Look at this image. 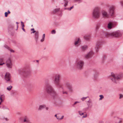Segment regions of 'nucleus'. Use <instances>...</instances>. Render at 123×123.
<instances>
[{"label":"nucleus","mask_w":123,"mask_h":123,"mask_svg":"<svg viewBox=\"0 0 123 123\" xmlns=\"http://www.w3.org/2000/svg\"><path fill=\"white\" fill-rule=\"evenodd\" d=\"M119 98L120 99H121L123 98V95L122 94H120L119 95Z\"/></svg>","instance_id":"nucleus-34"},{"label":"nucleus","mask_w":123,"mask_h":123,"mask_svg":"<svg viewBox=\"0 0 123 123\" xmlns=\"http://www.w3.org/2000/svg\"><path fill=\"white\" fill-rule=\"evenodd\" d=\"M62 93H63V94H68V92H65L64 91H62Z\"/></svg>","instance_id":"nucleus-45"},{"label":"nucleus","mask_w":123,"mask_h":123,"mask_svg":"<svg viewBox=\"0 0 123 123\" xmlns=\"http://www.w3.org/2000/svg\"><path fill=\"white\" fill-rule=\"evenodd\" d=\"M62 76L60 74H56L55 76L54 79V80L56 86L58 87H61L62 85L60 84V82L61 78Z\"/></svg>","instance_id":"nucleus-4"},{"label":"nucleus","mask_w":123,"mask_h":123,"mask_svg":"<svg viewBox=\"0 0 123 123\" xmlns=\"http://www.w3.org/2000/svg\"><path fill=\"white\" fill-rule=\"evenodd\" d=\"M106 33H109L107 32H105L104 31H102L100 32V37H108V35H106Z\"/></svg>","instance_id":"nucleus-16"},{"label":"nucleus","mask_w":123,"mask_h":123,"mask_svg":"<svg viewBox=\"0 0 123 123\" xmlns=\"http://www.w3.org/2000/svg\"><path fill=\"white\" fill-rule=\"evenodd\" d=\"M115 118V120L116 121L115 123H121L122 121L121 119L120 118L117 117H114Z\"/></svg>","instance_id":"nucleus-20"},{"label":"nucleus","mask_w":123,"mask_h":123,"mask_svg":"<svg viewBox=\"0 0 123 123\" xmlns=\"http://www.w3.org/2000/svg\"><path fill=\"white\" fill-rule=\"evenodd\" d=\"M88 48V46L87 45H84L80 47V50L82 52H84Z\"/></svg>","instance_id":"nucleus-15"},{"label":"nucleus","mask_w":123,"mask_h":123,"mask_svg":"<svg viewBox=\"0 0 123 123\" xmlns=\"http://www.w3.org/2000/svg\"><path fill=\"white\" fill-rule=\"evenodd\" d=\"M87 97H83L81 98V99L83 101H84L86 99Z\"/></svg>","instance_id":"nucleus-41"},{"label":"nucleus","mask_w":123,"mask_h":123,"mask_svg":"<svg viewBox=\"0 0 123 123\" xmlns=\"http://www.w3.org/2000/svg\"><path fill=\"white\" fill-rule=\"evenodd\" d=\"M99 123H104V122L103 121H101L99 122Z\"/></svg>","instance_id":"nucleus-55"},{"label":"nucleus","mask_w":123,"mask_h":123,"mask_svg":"<svg viewBox=\"0 0 123 123\" xmlns=\"http://www.w3.org/2000/svg\"><path fill=\"white\" fill-rule=\"evenodd\" d=\"M21 24L22 26V27H24L25 26L24 25V23L22 21H21Z\"/></svg>","instance_id":"nucleus-35"},{"label":"nucleus","mask_w":123,"mask_h":123,"mask_svg":"<svg viewBox=\"0 0 123 123\" xmlns=\"http://www.w3.org/2000/svg\"><path fill=\"white\" fill-rule=\"evenodd\" d=\"M12 87V86H8L7 88V89L9 91H10Z\"/></svg>","instance_id":"nucleus-32"},{"label":"nucleus","mask_w":123,"mask_h":123,"mask_svg":"<svg viewBox=\"0 0 123 123\" xmlns=\"http://www.w3.org/2000/svg\"><path fill=\"white\" fill-rule=\"evenodd\" d=\"M5 64V63L3 62V63H0V65H2L3 64Z\"/></svg>","instance_id":"nucleus-49"},{"label":"nucleus","mask_w":123,"mask_h":123,"mask_svg":"<svg viewBox=\"0 0 123 123\" xmlns=\"http://www.w3.org/2000/svg\"><path fill=\"white\" fill-rule=\"evenodd\" d=\"M8 14V13L7 12H5V16L6 17H7Z\"/></svg>","instance_id":"nucleus-42"},{"label":"nucleus","mask_w":123,"mask_h":123,"mask_svg":"<svg viewBox=\"0 0 123 123\" xmlns=\"http://www.w3.org/2000/svg\"><path fill=\"white\" fill-rule=\"evenodd\" d=\"M4 78L6 83L10 84L12 82L11 80V76L9 73H6L5 75Z\"/></svg>","instance_id":"nucleus-7"},{"label":"nucleus","mask_w":123,"mask_h":123,"mask_svg":"<svg viewBox=\"0 0 123 123\" xmlns=\"http://www.w3.org/2000/svg\"><path fill=\"white\" fill-rule=\"evenodd\" d=\"M10 51L12 52H14V51L13 50H11Z\"/></svg>","instance_id":"nucleus-54"},{"label":"nucleus","mask_w":123,"mask_h":123,"mask_svg":"<svg viewBox=\"0 0 123 123\" xmlns=\"http://www.w3.org/2000/svg\"><path fill=\"white\" fill-rule=\"evenodd\" d=\"M98 74L97 73H95L94 74L93 76V79L95 80H96L98 78Z\"/></svg>","instance_id":"nucleus-27"},{"label":"nucleus","mask_w":123,"mask_h":123,"mask_svg":"<svg viewBox=\"0 0 123 123\" xmlns=\"http://www.w3.org/2000/svg\"><path fill=\"white\" fill-rule=\"evenodd\" d=\"M4 60V59L3 58H0V63H1L2 62H3Z\"/></svg>","instance_id":"nucleus-37"},{"label":"nucleus","mask_w":123,"mask_h":123,"mask_svg":"<svg viewBox=\"0 0 123 123\" xmlns=\"http://www.w3.org/2000/svg\"><path fill=\"white\" fill-rule=\"evenodd\" d=\"M90 38V35H86L84 37V38L86 40H88Z\"/></svg>","instance_id":"nucleus-25"},{"label":"nucleus","mask_w":123,"mask_h":123,"mask_svg":"<svg viewBox=\"0 0 123 123\" xmlns=\"http://www.w3.org/2000/svg\"><path fill=\"white\" fill-rule=\"evenodd\" d=\"M105 34L106 35L108 36V37H118L121 36L122 35L121 33L119 31L106 33Z\"/></svg>","instance_id":"nucleus-3"},{"label":"nucleus","mask_w":123,"mask_h":123,"mask_svg":"<svg viewBox=\"0 0 123 123\" xmlns=\"http://www.w3.org/2000/svg\"><path fill=\"white\" fill-rule=\"evenodd\" d=\"M99 96L100 97V98H99V100H101L102 98H104V96L102 95H99Z\"/></svg>","instance_id":"nucleus-33"},{"label":"nucleus","mask_w":123,"mask_h":123,"mask_svg":"<svg viewBox=\"0 0 123 123\" xmlns=\"http://www.w3.org/2000/svg\"><path fill=\"white\" fill-rule=\"evenodd\" d=\"M100 9L98 7H96L94 9L92 13V17L94 19H98L100 16Z\"/></svg>","instance_id":"nucleus-2"},{"label":"nucleus","mask_w":123,"mask_h":123,"mask_svg":"<svg viewBox=\"0 0 123 123\" xmlns=\"http://www.w3.org/2000/svg\"><path fill=\"white\" fill-rule=\"evenodd\" d=\"M91 103V101H90V100H89L88 101H87V105H88V107L86 108H85L84 109V110L86 111V110H88L89 108V107H90V104Z\"/></svg>","instance_id":"nucleus-23"},{"label":"nucleus","mask_w":123,"mask_h":123,"mask_svg":"<svg viewBox=\"0 0 123 123\" xmlns=\"http://www.w3.org/2000/svg\"><path fill=\"white\" fill-rule=\"evenodd\" d=\"M120 4L123 7V1H121L120 2Z\"/></svg>","instance_id":"nucleus-44"},{"label":"nucleus","mask_w":123,"mask_h":123,"mask_svg":"<svg viewBox=\"0 0 123 123\" xmlns=\"http://www.w3.org/2000/svg\"><path fill=\"white\" fill-rule=\"evenodd\" d=\"M81 0H74V2H79V3L81 1Z\"/></svg>","instance_id":"nucleus-43"},{"label":"nucleus","mask_w":123,"mask_h":123,"mask_svg":"<svg viewBox=\"0 0 123 123\" xmlns=\"http://www.w3.org/2000/svg\"><path fill=\"white\" fill-rule=\"evenodd\" d=\"M64 1L65 2L64 6L66 7L68 4V1L67 0H64Z\"/></svg>","instance_id":"nucleus-29"},{"label":"nucleus","mask_w":123,"mask_h":123,"mask_svg":"<svg viewBox=\"0 0 123 123\" xmlns=\"http://www.w3.org/2000/svg\"><path fill=\"white\" fill-rule=\"evenodd\" d=\"M3 108L5 112H7L9 111V109L6 106H3Z\"/></svg>","instance_id":"nucleus-24"},{"label":"nucleus","mask_w":123,"mask_h":123,"mask_svg":"<svg viewBox=\"0 0 123 123\" xmlns=\"http://www.w3.org/2000/svg\"><path fill=\"white\" fill-rule=\"evenodd\" d=\"M74 7V6H72V7H71L70 8V9H69V10H71L73 8V7Z\"/></svg>","instance_id":"nucleus-51"},{"label":"nucleus","mask_w":123,"mask_h":123,"mask_svg":"<svg viewBox=\"0 0 123 123\" xmlns=\"http://www.w3.org/2000/svg\"><path fill=\"white\" fill-rule=\"evenodd\" d=\"M16 24H18V22H16Z\"/></svg>","instance_id":"nucleus-63"},{"label":"nucleus","mask_w":123,"mask_h":123,"mask_svg":"<svg viewBox=\"0 0 123 123\" xmlns=\"http://www.w3.org/2000/svg\"><path fill=\"white\" fill-rule=\"evenodd\" d=\"M17 28H18V25H17Z\"/></svg>","instance_id":"nucleus-62"},{"label":"nucleus","mask_w":123,"mask_h":123,"mask_svg":"<svg viewBox=\"0 0 123 123\" xmlns=\"http://www.w3.org/2000/svg\"><path fill=\"white\" fill-rule=\"evenodd\" d=\"M56 32V31L55 30H53L51 31V33L52 34H55Z\"/></svg>","instance_id":"nucleus-38"},{"label":"nucleus","mask_w":123,"mask_h":123,"mask_svg":"<svg viewBox=\"0 0 123 123\" xmlns=\"http://www.w3.org/2000/svg\"><path fill=\"white\" fill-rule=\"evenodd\" d=\"M22 29L24 32L25 31V30L24 27H22Z\"/></svg>","instance_id":"nucleus-50"},{"label":"nucleus","mask_w":123,"mask_h":123,"mask_svg":"<svg viewBox=\"0 0 123 123\" xmlns=\"http://www.w3.org/2000/svg\"><path fill=\"white\" fill-rule=\"evenodd\" d=\"M8 14H10V12L9 10L8 11Z\"/></svg>","instance_id":"nucleus-59"},{"label":"nucleus","mask_w":123,"mask_h":123,"mask_svg":"<svg viewBox=\"0 0 123 123\" xmlns=\"http://www.w3.org/2000/svg\"><path fill=\"white\" fill-rule=\"evenodd\" d=\"M84 64V62L82 60H78L76 63V66L77 68L80 69H82Z\"/></svg>","instance_id":"nucleus-6"},{"label":"nucleus","mask_w":123,"mask_h":123,"mask_svg":"<svg viewBox=\"0 0 123 123\" xmlns=\"http://www.w3.org/2000/svg\"><path fill=\"white\" fill-rule=\"evenodd\" d=\"M44 39L42 38V39L41 40V41L42 42H43L44 40Z\"/></svg>","instance_id":"nucleus-48"},{"label":"nucleus","mask_w":123,"mask_h":123,"mask_svg":"<svg viewBox=\"0 0 123 123\" xmlns=\"http://www.w3.org/2000/svg\"><path fill=\"white\" fill-rule=\"evenodd\" d=\"M45 107H46V105H40L39 106L38 109L39 110H41L45 108Z\"/></svg>","instance_id":"nucleus-22"},{"label":"nucleus","mask_w":123,"mask_h":123,"mask_svg":"<svg viewBox=\"0 0 123 123\" xmlns=\"http://www.w3.org/2000/svg\"><path fill=\"white\" fill-rule=\"evenodd\" d=\"M45 108L46 110H48V109H49V108L48 107H45Z\"/></svg>","instance_id":"nucleus-57"},{"label":"nucleus","mask_w":123,"mask_h":123,"mask_svg":"<svg viewBox=\"0 0 123 123\" xmlns=\"http://www.w3.org/2000/svg\"><path fill=\"white\" fill-rule=\"evenodd\" d=\"M113 27L114 25L112 23L110 22L108 23L107 26L108 29H111Z\"/></svg>","instance_id":"nucleus-19"},{"label":"nucleus","mask_w":123,"mask_h":123,"mask_svg":"<svg viewBox=\"0 0 123 123\" xmlns=\"http://www.w3.org/2000/svg\"><path fill=\"white\" fill-rule=\"evenodd\" d=\"M60 10V9H56L54 10L53 11V13L56 12L58 11H59Z\"/></svg>","instance_id":"nucleus-31"},{"label":"nucleus","mask_w":123,"mask_h":123,"mask_svg":"<svg viewBox=\"0 0 123 123\" xmlns=\"http://www.w3.org/2000/svg\"><path fill=\"white\" fill-rule=\"evenodd\" d=\"M87 115H86L85 116H83V117H87Z\"/></svg>","instance_id":"nucleus-52"},{"label":"nucleus","mask_w":123,"mask_h":123,"mask_svg":"<svg viewBox=\"0 0 123 123\" xmlns=\"http://www.w3.org/2000/svg\"><path fill=\"white\" fill-rule=\"evenodd\" d=\"M36 61L37 62H39V60H36Z\"/></svg>","instance_id":"nucleus-61"},{"label":"nucleus","mask_w":123,"mask_h":123,"mask_svg":"<svg viewBox=\"0 0 123 123\" xmlns=\"http://www.w3.org/2000/svg\"><path fill=\"white\" fill-rule=\"evenodd\" d=\"M63 116H62V117L61 118H59V117H58V118H57V119H59V120H61L63 118Z\"/></svg>","instance_id":"nucleus-36"},{"label":"nucleus","mask_w":123,"mask_h":123,"mask_svg":"<svg viewBox=\"0 0 123 123\" xmlns=\"http://www.w3.org/2000/svg\"><path fill=\"white\" fill-rule=\"evenodd\" d=\"M35 38L36 39V40L37 41L39 36V32L38 31H36L35 34Z\"/></svg>","instance_id":"nucleus-21"},{"label":"nucleus","mask_w":123,"mask_h":123,"mask_svg":"<svg viewBox=\"0 0 123 123\" xmlns=\"http://www.w3.org/2000/svg\"><path fill=\"white\" fill-rule=\"evenodd\" d=\"M4 97V96L3 95H1L0 97V105L1 104V102L3 101V99Z\"/></svg>","instance_id":"nucleus-26"},{"label":"nucleus","mask_w":123,"mask_h":123,"mask_svg":"<svg viewBox=\"0 0 123 123\" xmlns=\"http://www.w3.org/2000/svg\"><path fill=\"white\" fill-rule=\"evenodd\" d=\"M55 117H56V118H58V117H57V114H55Z\"/></svg>","instance_id":"nucleus-58"},{"label":"nucleus","mask_w":123,"mask_h":123,"mask_svg":"<svg viewBox=\"0 0 123 123\" xmlns=\"http://www.w3.org/2000/svg\"><path fill=\"white\" fill-rule=\"evenodd\" d=\"M35 32H36V31H35L34 30V31H33L31 33H34Z\"/></svg>","instance_id":"nucleus-56"},{"label":"nucleus","mask_w":123,"mask_h":123,"mask_svg":"<svg viewBox=\"0 0 123 123\" xmlns=\"http://www.w3.org/2000/svg\"><path fill=\"white\" fill-rule=\"evenodd\" d=\"M45 89L46 92L51 95L55 96L57 95L52 86L48 83L45 84Z\"/></svg>","instance_id":"nucleus-1"},{"label":"nucleus","mask_w":123,"mask_h":123,"mask_svg":"<svg viewBox=\"0 0 123 123\" xmlns=\"http://www.w3.org/2000/svg\"><path fill=\"white\" fill-rule=\"evenodd\" d=\"M102 13L103 17L104 18H108L109 17V14L105 11H102Z\"/></svg>","instance_id":"nucleus-14"},{"label":"nucleus","mask_w":123,"mask_h":123,"mask_svg":"<svg viewBox=\"0 0 123 123\" xmlns=\"http://www.w3.org/2000/svg\"><path fill=\"white\" fill-rule=\"evenodd\" d=\"M93 54V51H89L87 54L85 56V58L88 59L91 58L92 55Z\"/></svg>","instance_id":"nucleus-11"},{"label":"nucleus","mask_w":123,"mask_h":123,"mask_svg":"<svg viewBox=\"0 0 123 123\" xmlns=\"http://www.w3.org/2000/svg\"><path fill=\"white\" fill-rule=\"evenodd\" d=\"M100 25V24L99 23H98L97 24V25L96 26V30H98V28H99Z\"/></svg>","instance_id":"nucleus-30"},{"label":"nucleus","mask_w":123,"mask_h":123,"mask_svg":"<svg viewBox=\"0 0 123 123\" xmlns=\"http://www.w3.org/2000/svg\"><path fill=\"white\" fill-rule=\"evenodd\" d=\"M93 54V51H89L87 54L85 56V58L88 59L91 58L92 55Z\"/></svg>","instance_id":"nucleus-13"},{"label":"nucleus","mask_w":123,"mask_h":123,"mask_svg":"<svg viewBox=\"0 0 123 123\" xmlns=\"http://www.w3.org/2000/svg\"><path fill=\"white\" fill-rule=\"evenodd\" d=\"M102 44V43L101 41H98L97 42L95 47V49L97 51H98V49Z\"/></svg>","instance_id":"nucleus-10"},{"label":"nucleus","mask_w":123,"mask_h":123,"mask_svg":"<svg viewBox=\"0 0 123 123\" xmlns=\"http://www.w3.org/2000/svg\"><path fill=\"white\" fill-rule=\"evenodd\" d=\"M23 74L25 76H27L29 75L30 73V71L29 70L26 69L23 71Z\"/></svg>","instance_id":"nucleus-17"},{"label":"nucleus","mask_w":123,"mask_h":123,"mask_svg":"<svg viewBox=\"0 0 123 123\" xmlns=\"http://www.w3.org/2000/svg\"><path fill=\"white\" fill-rule=\"evenodd\" d=\"M114 7L113 6H111L109 8V15L111 16H112L114 13Z\"/></svg>","instance_id":"nucleus-9"},{"label":"nucleus","mask_w":123,"mask_h":123,"mask_svg":"<svg viewBox=\"0 0 123 123\" xmlns=\"http://www.w3.org/2000/svg\"><path fill=\"white\" fill-rule=\"evenodd\" d=\"M79 102H77V101H76L75 102L74 104V105H75L77 103H78Z\"/></svg>","instance_id":"nucleus-53"},{"label":"nucleus","mask_w":123,"mask_h":123,"mask_svg":"<svg viewBox=\"0 0 123 123\" xmlns=\"http://www.w3.org/2000/svg\"><path fill=\"white\" fill-rule=\"evenodd\" d=\"M7 67L8 68H11L12 67V63L11 59L8 58L7 59L5 63Z\"/></svg>","instance_id":"nucleus-8"},{"label":"nucleus","mask_w":123,"mask_h":123,"mask_svg":"<svg viewBox=\"0 0 123 123\" xmlns=\"http://www.w3.org/2000/svg\"><path fill=\"white\" fill-rule=\"evenodd\" d=\"M111 75L112 77V78H111V80L113 82L115 83H117L121 78L120 76L117 74H115L113 73H111Z\"/></svg>","instance_id":"nucleus-5"},{"label":"nucleus","mask_w":123,"mask_h":123,"mask_svg":"<svg viewBox=\"0 0 123 123\" xmlns=\"http://www.w3.org/2000/svg\"><path fill=\"white\" fill-rule=\"evenodd\" d=\"M93 54V51H89L87 54L85 56V58L88 59L91 58L92 55Z\"/></svg>","instance_id":"nucleus-12"},{"label":"nucleus","mask_w":123,"mask_h":123,"mask_svg":"<svg viewBox=\"0 0 123 123\" xmlns=\"http://www.w3.org/2000/svg\"><path fill=\"white\" fill-rule=\"evenodd\" d=\"M68 89L70 91H72V88L71 86H69V87L68 88Z\"/></svg>","instance_id":"nucleus-40"},{"label":"nucleus","mask_w":123,"mask_h":123,"mask_svg":"<svg viewBox=\"0 0 123 123\" xmlns=\"http://www.w3.org/2000/svg\"><path fill=\"white\" fill-rule=\"evenodd\" d=\"M122 69H123V66L122 67Z\"/></svg>","instance_id":"nucleus-64"},{"label":"nucleus","mask_w":123,"mask_h":123,"mask_svg":"<svg viewBox=\"0 0 123 123\" xmlns=\"http://www.w3.org/2000/svg\"><path fill=\"white\" fill-rule=\"evenodd\" d=\"M79 114L81 116L83 114V113L81 111H79Z\"/></svg>","instance_id":"nucleus-39"},{"label":"nucleus","mask_w":123,"mask_h":123,"mask_svg":"<svg viewBox=\"0 0 123 123\" xmlns=\"http://www.w3.org/2000/svg\"><path fill=\"white\" fill-rule=\"evenodd\" d=\"M5 119L6 121H7L8 120V119L7 118H4L3 119Z\"/></svg>","instance_id":"nucleus-47"},{"label":"nucleus","mask_w":123,"mask_h":123,"mask_svg":"<svg viewBox=\"0 0 123 123\" xmlns=\"http://www.w3.org/2000/svg\"><path fill=\"white\" fill-rule=\"evenodd\" d=\"M80 42V40L79 38H78L76 39L74 43V45L76 46H78L80 45L79 43Z\"/></svg>","instance_id":"nucleus-18"},{"label":"nucleus","mask_w":123,"mask_h":123,"mask_svg":"<svg viewBox=\"0 0 123 123\" xmlns=\"http://www.w3.org/2000/svg\"><path fill=\"white\" fill-rule=\"evenodd\" d=\"M34 28H32L31 29V31H34Z\"/></svg>","instance_id":"nucleus-60"},{"label":"nucleus","mask_w":123,"mask_h":123,"mask_svg":"<svg viewBox=\"0 0 123 123\" xmlns=\"http://www.w3.org/2000/svg\"><path fill=\"white\" fill-rule=\"evenodd\" d=\"M45 34H44L42 36V38L44 39L45 37Z\"/></svg>","instance_id":"nucleus-46"},{"label":"nucleus","mask_w":123,"mask_h":123,"mask_svg":"<svg viewBox=\"0 0 123 123\" xmlns=\"http://www.w3.org/2000/svg\"><path fill=\"white\" fill-rule=\"evenodd\" d=\"M23 121L24 123H28L29 122V120L27 118L25 117L23 120Z\"/></svg>","instance_id":"nucleus-28"}]
</instances>
